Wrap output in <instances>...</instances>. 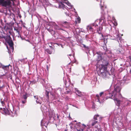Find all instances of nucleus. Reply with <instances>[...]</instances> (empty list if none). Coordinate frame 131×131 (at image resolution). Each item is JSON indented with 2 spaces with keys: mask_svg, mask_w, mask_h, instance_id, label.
<instances>
[{
  "mask_svg": "<svg viewBox=\"0 0 131 131\" xmlns=\"http://www.w3.org/2000/svg\"><path fill=\"white\" fill-rule=\"evenodd\" d=\"M50 47L51 48H52V49H54V48H53V47H52L51 46H50Z\"/></svg>",
  "mask_w": 131,
  "mask_h": 131,
  "instance_id": "obj_45",
  "label": "nucleus"
},
{
  "mask_svg": "<svg viewBox=\"0 0 131 131\" xmlns=\"http://www.w3.org/2000/svg\"><path fill=\"white\" fill-rule=\"evenodd\" d=\"M129 59L130 60V61L131 62V57L130 56H129Z\"/></svg>",
  "mask_w": 131,
  "mask_h": 131,
  "instance_id": "obj_38",
  "label": "nucleus"
},
{
  "mask_svg": "<svg viewBox=\"0 0 131 131\" xmlns=\"http://www.w3.org/2000/svg\"><path fill=\"white\" fill-rule=\"evenodd\" d=\"M113 74H101L102 77L104 79H106L110 77Z\"/></svg>",
  "mask_w": 131,
  "mask_h": 131,
  "instance_id": "obj_11",
  "label": "nucleus"
},
{
  "mask_svg": "<svg viewBox=\"0 0 131 131\" xmlns=\"http://www.w3.org/2000/svg\"><path fill=\"white\" fill-rule=\"evenodd\" d=\"M45 52L49 54H51L52 52V50H50L48 49H45Z\"/></svg>",
  "mask_w": 131,
  "mask_h": 131,
  "instance_id": "obj_22",
  "label": "nucleus"
},
{
  "mask_svg": "<svg viewBox=\"0 0 131 131\" xmlns=\"http://www.w3.org/2000/svg\"><path fill=\"white\" fill-rule=\"evenodd\" d=\"M70 91H67L65 92V93L66 94H68L70 93Z\"/></svg>",
  "mask_w": 131,
  "mask_h": 131,
  "instance_id": "obj_35",
  "label": "nucleus"
},
{
  "mask_svg": "<svg viewBox=\"0 0 131 131\" xmlns=\"http://www.w3.org/2000/svg\"><path fill=\"white\" fill-rule=\"evenodd\" d=\"M2 36H0V41H1V40L2 39Z\"/></svg>",
  "mask_w": 131,
  "mask_h": 131,
  "instance_id": "obj_42",
  "label": "nucleus"
},
{
  "mask_svg": "<svg viewBox=\"0 0 131 131\" xmlns=\"http://www.w3.org/2000/svg\"><path fill=\"white\" fill-rule=\"evenodd\" d=\"M77 125L79 126V127H80L81 126L82 127V128L81 129V131H83L85 127L86 126L84 124H81L80 122H79L78 123H77Z\"/></svg>",
  "mask_w": 131,
  "mask_h": 131,
  "instance_id": "obj_12",
  "label": "nucleus"
},
{
  "mask_svg": "<svg viewBox=\"0 0 131 131\" xmlns=\"http://www.w3.org/2000/svg\"><path fill=\"white\" fill-rule=\"evenodd\" d=\"M2 38L4 39L7 42L12 40V38L10 35H7L6 36H2Z\"/></svg>",
  "mask_w": 131,
  "mask_h": 131,
  "instance_id": "obj_9",
  "label": "nucleus"
},
{
  "mask_svg": "<svg viewBox=\"0 0 131 131\" xmlns=\"http://www.w3.org/2000/svg\"><path fill=\"white\" fill-rule=\"evenodd\" d=\"M99 123V122H98L97 121H96L94 119L92 120V121L91 125L93 126L96 124V123Z\"/></svg>",
  "mask_w": 131,
  "mask_h": 131,
  "instance_id": "obj_21",
  "label": "nucleus"
},
{
  "mask_svg": "<svg viewBox=\"0 0 131 131\" xmlns=\"http://www.w3.org/2000/svg\"><path fill=\"white\" fill-rule=\"evenodd\" d=\"M111 94H113V92H112V94L109 93L108 94H107L106 98V100L109 98L113 99V98H114L116 97H114V95H113V96H111Z\"/></svg>",
  "mask_w": 131,
  "mask_h": 131,
  "instance_id": "obj_19",
  "label": "nucleus"
},
{
  "mask_svg": "<svg viewBox=\"0 0 131 131\" xmlns=\"http://www.w3.org/2000/svg\"><path fill=\"white\" fill-rule=\"evenodd\" d=\"M116 25H115H115H117V24L116 23Z\"/></svg>",
  "mask_w": 131,
  "mask_h": 131,
  "instance_id": "obj_50",
  "label": "nucleus"
},
{
  "mask_svg": "<svg viewBox=\"0 0 131 131\" xmlns=\"http://www.w3.org/2000/svg\"><path fill=\"white\" fill-rule=\"evenodd\" d=\"M19 17H21V16H20Z\"/></svg>",
  "mask_w": 131,
  "mask_h": 131,
  "instance_id": "obj_57",
  "label": "nucleus"
},
{
  "mask_svg": "<svg viewBox=\"0 0 131 131\" xmlns=\"http://www.w3.org/2000/svg\"><path fill=\"white\" fill-rule=\"evenodd\" d=\"M130 72L131 73V69L130 70Z\"/></svg>",
  "mask_w": 131,
  "mask_h": 131,
  "instance_id": "obj_49",
  "label": "nucleus"
},
{
  "mask_svg": "<svg viewBox=\"0 0 131 131\" xmlns=\"http://www.w3.org/2000/svg\"><path fill=\"white\" fill-rule=\"evenodd\" d=\"M46 96L48 98H49V92L47 91V90H46Z\"/></svg>",
  "mask_w": 131,
  "mask_h": 131,
  "instance_id": "obj_30",
  "label": "nucleus"
},
{
  "mask_svg": "<svg viewBox=\"0 0 131 131\" xmlns=\"http://www.w3.org/2000/svg\"><path fill=\"white\" fill-rule=\"evenodd\" d=\"M102 119V117L99 115L97 114L94 116L93 119L97 121L98 122H100Z\"/></svg>",
  "mask_w": 131,
  "mask_h": 131,
  "instance_id": "obj_7",
  "label": "nucleus"
},
{
  "mask_svg": "<svg viewBox=\"0 0 131 131\" xmlns=\"http://www.w3.org/2000/svg\"><path fill=\"white\" fill-rule=\"evenodd\" d=\"M98 26V25L97 24H94L93 25V27H96Z\"/></svg>",
  "mask_w": 131,
  "mask_h": 131,
  "instance_id": "obj_33",
  "label": "nucleus"
},
{
  "mask_svg": "<svg viewBox=\"0 0 131 131\" xmlns=\"http://www.w3.org/2000/svg\"><path fill=\"white\" fill-rule=\"evenodd\" d=\"M5 28H6L7 29H9V28L8 27H7L6 25L5 26Z\"/></svg>",
  "mask_w": 131,
  "mask_h": 131,
  "instance_id": "obj_40",
  "label": "nucleus"
},
{
  "mask_svg": "<svg viewBox=\"0 0 131 131\" xmlns=\"http://www.w3.org/2000/svg\"><path fill=\"white\" fill-rule=\"evenodd\" d=\"M65 5L62 3H60L59 4V7L60 8H62L63 9L64 8Z\"/></svg>",
  "mask_w": 131,
  "mask_h": 131,
  "instance_id": "obj_27",
  "label": "nucleus"
},
{
  "mask_svg": "<svg viewBox=\"0 0 131 131\" xmlns=\"http://www.w3.org/2000/svg\"><path fill=\"white\" fill-rule=\"evenodd\" d=\"M63 80H64V83L65 84V85L66 87H68L69 86V84L70 83V81L69 80V82H67L66 80H65L64 79V78H63Z\"/></svg>",
  "mask_w": 131,
  "mask_h": 131,
  "instance_id": "obj_20",
  "label": "nucleus"
},
{
  "mask_svg": "<svg viewBox=\"0 0 131 131\" xmlns=\"http://www.w3.org/2000/svg\"><path fill=\"white\" fill-rule=\"evenodd\" d=\"M64 131H67V130H65Z\"/></svg>",
  "mask_w": 131,
  "mask_h": 131,
  "instance_id": "obj_53",
  "label": "nucleus"
},
{
  "mask_svg": "<svg viewBox=\"0 0 131 131\" xmlns=\"http://www.w3.org/2000/svg\"><path fill=\"white\" fill-rule=\"evenodd\" d=\"M12 66H11L10 64H9L8 66H2V68L4 69V70L6 71H8L9 69H12Z\"/></svg>",
  "mask_w": 131,
  "mask_h": 131,
  "instance_id": "obj_10",
  "label": "nucleus"
},
{
  "mask_svg": "<svg viewBox=\"0 0 131 131\" xmlns=\"http://www.w3.org/2000/svg\"><path fill=\"white\" fill-rule=\"evenodd\" d=\"M96 54L98 55L97 56V63L96 64L97 67H98L99 64L98 63L101 60L102 61V59H107L106 58L107 57V54L105 53H103L101 51H99L96 52Z\"/></svg>",
  "mask_w": 131,
  "mask_h": 131,
  "instance_id": "obj_3",
  "label": "nucleus"
},
{
  "mask_svg": "<svg viewBox=\"0 0 131 131\" xmlns=\"http://www.w3.org/2000/svg\"><path fill=\"white\" fill-rule=\"evenodd\" d=\"M127 105H128V104L129 103V102H127Z\"/></svg>",
  "mask_w": 131,
  "mask_h": 131,
  "instance_id": "obj_48",
  "label": "nucleus"
},
{
  "mask_svg": "<svg viewBox=\"0 0 131 131\" xmlns=\"http://www.w3.org/2000/svg\"><path fill=\"white\" fill-rule=\"evenodd\" d=\"M81 130H78V129H77V131H81Z\"/></svg>",
  "mask_w": 131,
  "mask_h": 131,
  "instance_id": "obj_46",
  "label": "nucleus"
},
{
  "mask_svg": "<svg viewBox=\"0 0 131 131\" xmlns=\"http://www.w3.org/2000/svg\"><path fill=\"white\" fill-rule=\"evenodd\" d=\"M103 29L102 26H100L97 29V32L99 34L102 33V30Z\"/></svg>",
  "mask_w": 131,
  "mask_h": 131,
  "instance_id": "obj_18",
  "label": "nucleus"
},
{
  "mask_svg": "<svg viewBox=\"0 0 131 131\" xmlns=\"http://www.w3.org/2000/svg\"><path fill=\"white\" fill-rule=\"evenodd\" d=\"M12 4V2L10 0H0V5L6 8L10 7Z\"/></svg>",
  "mask_w": 131,
  "mask_h": 131,
  "instance_id": "obj_5",
  "label": "nucleus"
},
{
  "mask_svg": "<svg viewBox=\"0 0 131 131\" xmlns=\"http://www.w3.org/2000/svg\"><path fill=\"white\" fill-rule=\"evenodd\" d=\"M14 30L16 31V32L18 33V34L19 36H20V31L18 28L16 27H15L14 28Z\"/></svg>",
  "mask_w": 131,
  "mask_h": 131,
  "instance_id": "obj_24",
  "label": "nucleus"
},
{
  "mask_svg": "<svg viewBox=\"0 0 131 131\" xmlns=\"http://www.w3.org/2000/svg\"><path fill=\"white\" fill-rule=\"evenodd\" d=\"M26 100H25L24 101L22 100V103L23 104H24L26 102Z\"/></svg>",
  "mask_w": 131,
  "mask_h": 131,
  "instance_id": "obj_34",
  "label": "nucleus"
},
{
  "mask_svg": "<svg viewBox=\"0 0 131 131\" xmlns=\"http://www.w3.org/2000/svg\"><path fill=\"white\" fill-rule=\"evenodd\" d=\"M48 66H47V70H48Z\"/></svg>",
  "mask_w": 131,
  "mask_h": 131,
  "instance_id": "obj_47",
  "label": "nucleus"
},
{
  "mask_svg": "<svg viewBox=\"0 0 131 131\" xmlns=\"http://www.w3.org/2000/svg\"><path fill=\"white\" fill-rule=\"evenodd\" d=\"M52 96L54 99H56L55 95L54 94H52Z\"/></svg>",
  "mask_w": 131,
  "mask_h": 131,
  "instance_id": "obj_32",
  "label": "nucleus"
},
{
  "mask_svg": "<svg viewBox=\"0 0 131 131\" xmlns=\"http://www.w3.org/2000/svg\"><path fill=\"white\" fill-rule=\"evenodd\" d=\"M65 13L67 15V13L65 12Z\"/></svg>",
  "mask_w": 131,
  "mask_h": 131,
  "instance_id": "obj_52",
  "label": "nucleus"
},
{
  "mask_svg": "<svg viewBox=\"0 0 131 131\" xmlns=\"http://www.w3.org/2000/svg\"><path fill=\"white\" fill-rule=\"evenodd\" d=\"M104 93V92H102L100 93V97H101V96L102 94H103Z\"/></svg>",
  "mask_w": 131,
  "mask_h": 131,
  "instance_id": "obj_36",
  "label": "nucleus"
},
{
  "mask_svg": "<svg viewBox=\"0 0 131 131\" xmlns=\"http://www.w3.org/2000/svg\"><path fill=\"white\" fill-rule=\"evenodd\" d=\"M100 74H98V75H100Z\"/></svg>",
  "mask_w": 131,
  "mask_h": 131,
  "instance_id": "obj_55",
  "label": "nucleus"
},
{
  "mask_svg": "<svg viewBox=\"0 0 131 131\" xmlns=\"http://www.w3.org/2000/svg\"><path fill=\"white\" fill-rule=\"evenodd\" d=\"M27 94L26 93H25V94L23 95L22 97L25 100H26L27 99Z\"/></svg>",
  "mask_w": 131,
  "mask_h": 131,
  "instance_id": "obj_29",
  "label": "nucleus"
},
{
  "mask_svg": "<svg viewBox=\"0 0 131 131\" xmlns=\"http://www.w3.org/2000/svg\"><path fill=\"white\" fill-rule=\"evenodd\" d=\"M34 97L35 99H36V98H37V97H38V96H34Z\"/></svg>",
  "mask_w": 131,
  "mask_h": 131,
  "instance_id": "obj_44",
  "label": "nucleus"
},
{
  "mask_svg": "<svg viewBox=\"0 0 131 131\" xmlns=\"http://www.w3.org/2000/svg\"><path fill=\"white\" fill-rule=\"evenodd\" d=\"M75 90L76 92H77L78 93V94H79L78 95L79 96H81V92L79 90H78V89H77L75 88Z\"/></svg>",
  "mask_w": 131,
  "mask_h": 131,
  "instance_id": "obj_28",
  "label": "nucleus"
},
{
  "mask_svg": "<svg viewBox=\"0 0 131 131\" xmlns=\"http://www.w3.org/2000/svg\"><path fill=\"white\" fill-rule=\"evenodd\" d=\"M47 29L48 31L51 32V34L52 35H54L55 34V31L52 29L51 27H50L49 28H47Z\"/></svg>",
  "mask_w": 131,
  "mask_h": 131,
  "instance_id": "obj_14",
  "label": "nucleus"
},
{
  "mask_svg": "<svg viewBox=\"0 0 131 131\" xmlns=\"http://www.w3.org/2000/svg\"><path fill=\"white\" fill-rule=\"evenodd\" d=\"M7 43L9 44L10 47L13 49H14V44L12 40L9 41L7 42Z\"/></svg>",
  "mask_w": 131,
  "mask_h": 131,
  "instance_id": "obj_15",
  "label": "nucleus"
},
{
  "mask_svg": "<svg viewBox=\"0 0 131 131\" xmlns=\"http://www.w3.org/2000/svg\"><path fill=\"white\" fill-rule=\"evenodd\" d=\"M3 113L4 114H8L9 113V111L6 108H3Z\"/></svg>",
  "mask_w": 131,
  "mask_h": 131,
  "instance_id": "obj_16",
  "label": "nucleus"
},
{
  "mask_svg": "<svg viewBox=\"0 0 131 131\" xmlns=\"http://www.w3.org/2000/svg\"><path fill=\"white\" fill-rule=\"evenodd\" d=\"M95 99H96L97 102H98L100 103H101L103 102L102 101V100L101 101L100 100V99L99 96L97 94L96 95V96L95 97Z\"/></svg>",
  "mask_w": 131,
  "mask_h": 131,
  "instance_id": "obj_17",
  "label": "nucleus"
},
{
  "mask_svg": "<svg viewBox=\"0 0 131 131\" xmlns=\"http://www.w3.org/2000/svg\"><path fill=\"white\" fill-rule=\"evenodd\" d=\"M16 109H17V110H14L13 112L11 111V112L12 113V114L11 115L12 116L14 117L15 116H16L19 112V107L18 106H17L16 107Z\"/></svg>",
  "mask_w": 131,
  "mask_h": 131,
  "instance_id": "obj_8",
  "label": "nucleus"
},
{
  "mask_svg": "<svg viewBox=\"0 0 131 131\" xmlns=\"http://www.w3.org/2000/svg\"><path fill=\"white\" fill-rule=\"evenodd\" d=\"M42 121H43L42 120L41 121V125L42 126V125H45L46 127H47V126H46L45 125H43V124H42Z\"/></svg>",
  "mask_w": 131,
  "mask_h": 131,
  "instance_id": "obj_37",
  "label": "nucleus"
},
{
  "mask_svg": "<svg viewBox=\"0 0 131 131\" xmlns=\"http://www.w3.org/2000/svg\"><path fill=\"white\" fill-rule=\"evenodd\" d=\"M36 101L37 103H39L40 104H41L42 103V102L40 100V99L37 97L36 98Z\"/></svg>",
  "mask_w": 131,
  "mask_h": 131,
  "instance_id": "obj_25",
  "label": "nucleus"
},
{
  "mask_svg": "<svg viewBox=\"0 0 131 131\" xmlns=\"http://www.w3.org/2000/svg\"><path fill=\"white\" fill-rule=\"evenodd\" d=\"M121 83L119 80L116 79H114L113 80L112 82V84L114 86V89L113 91V94H111V96H116V95L118 93H119L121 88L120 86Z\"/></svg>",
  "mask_w": 131,
  "mask_h": 131,
  "instance_id": "obj_1",
  "label": "nucleus"
},
{
  "mask_svg": "<svg viewBox=\"0 0 131 131\" xmlns=\"http://www.w3.org/2000/svg\"><path fill=\"white\" fill-rule=\"evenodd\" d=\"M103 41L104 42V43L105 44L106 43H107V41H106H106L105 39L104 38V39H103Z\"/></svg>",
  "mask_w": 131,
  "mask_h": 131,
  "instance_id": "obj_39",
  "label": "nucleus"
},
{
  "mask_svg": "<svg viewBox=\"0 0 131 131\" xmlns=\"http://www.w3.org/2000/svg\"><path fill=\"white\" fill-rule=\"evenodd\" d=\"M104 7L103 6H101V9L102 10H103V8Z\"/></svg>",
  "mask_w": 131,
  "mask_h": 131,
  "instance_id": "obj_43",
  "label": "nucleus"
},
{
  "mask_svg": "<svg viewBox=\"0 0 131 131\" xmlns=\"http://www.w3.org/2000/svg\"><path fill=\"white\" fill-rule=\"evenodd\" d=\"M2 105L3 106L4 105H8V102L6 101H2L1 102Z\"/></svg>",
  "mask_w": 131,
  "mask_h": 131,
  "instance_id": "obj_23",
  "label": "nucleus"
},
{
  "mask_svg": "<svg viewBox=\"0 0 131 131\" xmlns=\"http://www.w3.org/2000/svg\"><path fill=\"white\" fill-rule=\"evenodd\" d=\"M57 117L58 118H59V117L58 116H57Z\"/></svg>",
  "mask_w": 131,
  "mask_h": 131,
  "instance_id": "obj_51",
  "label": "nucleus"
},
{
  "mask_svg": "<svg viewBox=\"0 0 131 131\" xmlns=\"http://www.w3.org/2000/svg\"><path fill=\"white\" fill-rule=\"evenodd\" d=\"M19 17H21V16H20Z\"/></svg>",
  "mask_w": 131,
  "mask_h": 131,
  "instance_id": "obj_56",
  "label": "nucleus"
},
{
  "mask_svg": "<svg viewBox=\"0 0 131 131\" xmlns=\"http://www.w3.org/2000/svg\"><path fill=\"white\" fill-rule=\"evenodd\" d=\"M75 22L76 23H79L81 22V19L79 17L77 18L75 20Z\"/></svg>",
  "mask_w": 131,
  "mask_h": 131,
  "instance_id": "obj_26",
  "label": "nucleus"
},
{
  "mask_svg": "<svg viewBox=\"0 0 131 131\" xmlns=\"http://www.w3.org/2000/svg\"><path fill=\"white\" fill-rule=\"evenodd\" d=\"M114 100L115 101L116 105L118 107L121 106L122 107H124L126 105L124 104L123 101L120 100L117 98H114Z\"/></svg>",
  "mask_w": 131,
  "mask_h": 131,
  "instance_id": "obj_6",
  "label": "nucleus"
},
{
  "mask_svg": "<svg viewBox=\"0 0 131 131\" xmlns=\"http://www.w3.org/2000/svg\"><path fill=\"white\" fill-rule=\"evenodd\" d=\"M69 23L66 21L62 22V24L60 25V26L57 25L55 23H54L53 24V27L56 30H64L62 28L61 26H63L65 27H67L69 26Z\"/></svg>",
  "mask_w": 131,
  "mask_h": 131,
  "instance_id": "obj_4",
  "label": "nucleus"
},
{
  "mask_svg": "<svg viewBox=\"0 0 131 131\" xmlns=\"http://www.w3.org/2000/svg\"><path fill=\"white\" fill-rule=\"evenodd\" d=\"M84 47H85V45H84Z\"/></svg>",
  "mask_w": 131,
  "mask_h": 131,
  "instance_id": "obj_58",
  "label": "nucleus"
},
{
  "mask_svg": "<svg viewBox=\"0 0 131 131\" xmlns=\"http://www.w3.org/2000/svg\"><path fill=\"white\" fill-rule=\"evenodd\" d=\"M87 29L88 31L91 32H93L94 31L93 28L90 25H89L87 26Z\"/></svg>",
  "mask_w": 131,
  "mask_h": 131,
  "instance_id": "obj_13",
  "label": "nucleus"
},
{
  "mask_svg": "<svg viewBox=\"0 0 131 131\" xmlns=\"http://www.w3.org/2000/svg\"><path fill=\"white\" fill-rule=\"evenodd\" d=\"M97 1L99 2L100 1V3H101L102 2V0H96Z\"/></svg>",
  "mask_w": 131,
  "mask_h": 131,
  "instance_id": "obj_41",
  "label": "nucleus"
},
{
  "mask_svg": "<svg viewBox=\"0 0 131 131\" xmlns=\"http://www.w3.org/2000/svg\"><path fill=\"white\" fill-rule=\"evenodd\" d=\"M100 22H102V21H103V22L104 21V19H103V18H100Z\"/></svg>",
  "mask_w": 131,
  "mask_h": 131,
  "instance_id": "obj_31",
  "label": "nucleus"
},
{
  "mask_svg": "<svg viewBox=\"0 0 131 131\" xmlns=\"http://www.w3.org/2000/svg\"><path fill=\"white\" fill-rule=\"evenodd\" d=\"M102 131V130H101V131Z\"/></svg>",
  "mask_w": 131,
  "mask_h": 131,
  "instance_id": "obj_59",
  "label": "nucleus"
},
{
  "mask_svg": "<svg viewBox=\"0 0 131 131\" xmlns=\"http://www.w3.org/2000/svg\"><path fill=\"white\" fill-rule=\"evenodd\" d=\"M23 27H25V26H23Z\"/></svg>",
  "mask_w": 131,
  "mask_h": 131,
  "instance_id": "obj_54",
  "label": "nucleus"
},
{
  "mask_svg": "<svg viewBox=\"0 0 131 131\" xmlns=\"http://www.w3.org/2000/svg\"><path fill=\"white\" fill-rule=\"evenodd\" d=\"M102 64L100 65V69L101 74H108V71L107 70V67L110 66L109 61L107 59H103L102 60Z\"/></svg>",
  "mask_w": 131,
  "mask_h": 131,
  "instance_id": "obj_2",
  "label": "nucleus"
}]
</instances>
